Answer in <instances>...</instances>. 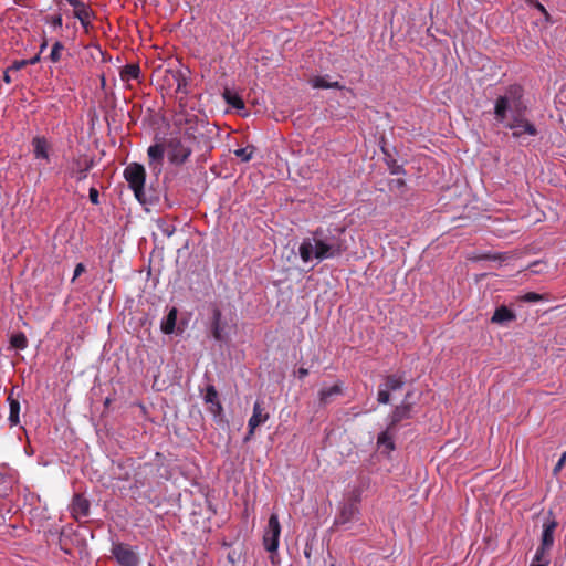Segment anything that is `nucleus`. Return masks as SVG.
<instances>
[{
	"label": "nucleus",
	"mask_w": 566,
	"mask_h": 566,
	"mask_svg": "<svg viewBox=\"0 0 566 566\" xmlns=\"http://www.w3.org/2000/svg\"><path fill=\"white\" fill-rule=\"evenodd\" d=\"M346 249L343 229L317 228L310 237L303 239L298 253L304 263L313 260L322 262L340 256Z\"/></svg>",
	"instance_id": "obj_1"
},
{
	"label": "nucleus",
	"mask_w": 566,
	"mask_h": 566,
	"mask_svg": "<svg viewBox=\"0 0 566 566\" xmlns=\"http://www.w3.org/2000/svg\"><path fill=\"white\" fill-rule=\"evenodd\" d=\"M527 105L524 101V92L520 85H511L504 94L500 95L494 104V117L499 123H505L515 117L516 124H523L531 134H537V129L526 118Z\"/></svg>",
	"instance_id": "obj_2"
},
{
	"label": "nucleus",
	"mask_w": 566,
	"mask_h": 566,
	"mask_svg": "<svg viewBox=\"0 0 566 566\" xmlns=\"http://www.w3.org/2000/svg\"><path fill=\"white\" fill-rule=\"evenodd\" d=\"M193 118L195 116L185 117L187 127H185L184 135L171 136L165 142L166 155L172 165L184 164L192 153L191 140L195 138Z\"/></svg>",
	"instance_id": "obj_3"
},
{
	"label": "nucleus",
	"mask_w": 566,
	"mask_h": 566,
	"mask_svg": "<svg viewBox=\"0 0 566 566\" xmlns=\"http://www.w3.org/2000/svg\"><path fill=\"white\" fill-rule=\"evenodd\" d=\"M124 178L133 190L135 198L140 202L147 201L144 186L146 181V171L143 165L132 163L124 169Z\"/></svg>",
	"instance_id": "obj_4"
},
{
	"label": "nucleus",
	"mask_w": 566,
	"mask_h": 566,
	"mask_svg": "<svg viewBox=\"0 0 566 566\" xmlns=\"http://www.w3.org/2000/svg\"><path fill=\"white\" fill-rule=\"evenodd\" d=\"M280 535L281 524L279 516L276 513H272L263 531V545L269 553L275 554L277 552Z\"/></svg>",
	"instance_id": "obj_5"
},
{
	"label": "nucleus",
	"mask_w": 566,
	"mask_h": 566,
	"mask_svg": "<svg viewBox=\"0 0 566 566\" xmlns=\"http://www.w3.org/2000/svg\"><path fill=\"white\" fill-rule=\"evenodd\" d=\"M359 501V494H357L353 500H350L347 503H344L340 506L339 514L335 518V524L347 525L349 523L358 521L360 514Z\"/></svg>",
	"instance_id": "obj_6"
},
{
	"label": "nucleus",
	"mask_w": 566,
	"mask_h": 566,
	"mask_svg": "<svg viewBox=\"0 0 566 566\" xmlns=\"http://www.w3.org/2000/svg\"><path fill=\"white\" fill-rule=\"evenodd\" d=\"M112 555L119 566H138V555L133 547L127 544H113Z\"/></svg>",
	"instance_id": "obj_7"
},
{
	"label": "nucleus",
	"mask_w": 566,
	"mask_h": 566,
	"mask_svg": "<svg viewBox=\"0 0 566 566\" xmlns=\"http://www.w3.org/2000/svg\"><path fill=\"white\" fill-rule=\"evenodd\" d=\"M402 385L403 379L401 376H387L385 381L379 386L377 398L378 402L384 405L388 403L390 400V392L400 389Z\"/></svg>",
	"instance_id": "obj_8"
},
{
	"label": "nucleus",
	"mask_w": 566,
	"mask_h": 566,
	"mask_svg": "<svg viewBox=\"0 0 566 566\" xmlns=\"http://www.w3.org/2000/svg\"><path fill=\"white\" fill-rule=\"evenodd\" d=\"M270 418L269 412L265 410L264 403L261 400H256L253 406V412L248 421L250 427V433H254L255 429L265 423Z\"/></svg>",
	"instance_id": "obj_9"
},
{
	"label": "nucleus",
	"mask_w": 566,
	"mask_h": 566,
	"mask_svg": "<svg viewBox=\"0 0 566 566\" xmlns=\"http://www.w3.org/2000/svg\"><path fill=\"white\" fill-rule=\"evenodd\" d=\"M165 78L169 85L176 86V93H187L188 78L184 70H167Z\"/></svg>",
	"instance_id": "obj_10"
},
{
	"label": "nucleus",
	"mask_w": 566,
	"mask_h": 566,
	"mask_svg": "<svg viewBox=\"0 0 566 566\" xmlns=\"http://www.w3.org/2000/svg\"><path fill=\"white\" fill-rule=\"evenodd\" d=\"M203 400L208 405V411L214 417H219L223 412L221 402L219 401L218 392L214 386L209 385L203 394Z\"/></svg>",
	"instance_id": "obj_11"
},
{
	"label": "nucleus",
	"mask_w": 566,
	"mask_h": 566,
	"mask_svg": "<svg viewBox=\"0 0 566 566\" xmlns=\"http://www.w3.org/2000/svg\"><path fill=\"white\" fill-rule=\"evenodd\" d=\"M149 157V166L156 174L161 171L163 158L166 154V144H155L149 146L147 150Z\"/></svg>",
	"instance_id": "obj_12"
},
{
	"label": "nucleus",
	"mask_w": 566,
	"mask_h": 566,
	"mask_svg": "<svg viewBox=\"0 0 566 566\" xmlns=\"http://www.w3.org/2000/svg\"><path fill=\"white\" fill-rule=\"evenodd\" d=\"M344 391L343 384L340 381L334 384L329 387H323L318 391V401L322 406H327L331 403L337 396H340Z\"/></svg>",
	"instance_id": "obj_13"
},
{
	"label": "nucleus",
	"mask_w": 566,
	"mask_h": 566,
	"mask_svg": "<svg viewBox=\"0 0 566 566\" xmlns=\"http://www.w3.org/2000/svg\"><path fill=\"white\" fill-rule=\"evenodd\" d=\"M33 154L35 159H43L50 161V144L44 137H34L32 139Z\"/></svg>",
	"instance_id": "obj_14"
},
{
	"label": "nucleus",
	"mask_w": 566,
	"mask_h": 566,
	"mask_svg": "<svg viewBox=\"0 0 566 566\" xmlns=\"http://www.w3.org/2000/svg\"><path fill=\"white\" fill-rule=\"evenodd\" d=\"M90 502L81 494H75L72 501V514L75 518L87 516Z\"/></svg>",
	"instance_id": "obj_15"
},
{
	"label": "nucleus",
	"mask_w": 566,
	"mask_h": 566,
	"mask_svg": "<svg viewBox=\"0 0 566 566\" xmlns=\"http://www.w3.org/2000/svg\"><path fill=\"white\" fill-rule=\"evenodd\" d=\"M557 527V522L553 518L543 525L542 543L544 548H551L554 544V532Z\"/></svg>",
	"instance_id": "obj_16"
},
{
	"label": "nucleus",
	"mask_w": 566,
	"mask_h": 566,
	"mask_svg": "<svg viewBox=\"0 0 566 566\" xmlns=\"http://www.w3.org/2000/svg\"><path fill=\"white\" fill-rule=\"evenodd\" d=\"M516 318V315L513 311L502 305L497 307L491 318V322L494 324H505L512 322Z\"/></svg>",
	"instance_id": "obj_17"
},
{
	"label": "nucleus",
	"mask_w": 566,
	"mask_h": 566,
	"mask_svg": "<svg viewBox=\"0 0 566 566\" xmlns=\"http://www.w3.org/2000/svg\"><path fill=\"white\" fill-rule=\"evenodd\" d=\"M9 402V422L10 426H17L20 422L19 413H20V402L18 399L13 398L12 394L8 397Z\"/></svg>",
	"instance_id": "obj_18"
},
{
	"label": "nucleus",
	"mask_w": 566,
	"mask_h": 566,
	"mask_svg": "<svg viewBox=\"0 0 566 566\" xmlns=\"http://www.w3.org/2000/svg\"><path fill=\"white\" fill-rule=\"evenodd\" d=\"M311 85L314 88H338L342 90L344 86L337 81H329L328 76H315L311 80Z\"/></svg>",
	"instance_id": "obj_19"
},
{
	"label": "nucleus",
	"mask_w": 566,
	"mask_h": 566,
	"mask_svg": "<svg viewBox=\"0 0 566 566\" xmlns=\"http://www.w3.org/2000/svg\"><path fill=\"white\" fill-rule=\"evenodd\" d=\"M119 75H120L122 81H124V82H129L132 80H138L139 75H140V67L138 64H135V63L127 64L120 70Z\"/></svg>",
	"instance_id": "obj_20"
},
{
	"label": "nucleus",
	"mask_w": 566,
	"mask_h": 566,
	"mask_svg": "<svg viewBox=\"0 0 566 566\" xmlns=\"http://www.w3.org/2000/svg\"><path fill=\"white\" fill-rule=\"evenodd\" d=\"M411 408L409 405H401L396 407L391 417L389 428L394 427L396 423L400 422L403 419H408L410 417Z\"/></svg>",
	"instance_id": "obj_21"
},
{
	"label": "nucleus",
	"mask_w": 566,
	"mask_h": 566,
	"mask_svg": "<svg viewBox=\"0 0 566 566\" xmlns=\"http://www.w3.org/2000/svg\"><path fill=\"white\" fill-rule=\"evenodd\" d=\"M505 125L506 128L511 129L512 130V135L514 138H520L521 136H523L524 134H527L530 136H535L536 134H531L527 129H526V126H524L523 124H516L515 123V117L514 118H511L510 120H506L505 123H503Z\"/></svg>",
	"instance_id": "obj_22"
},
{
	"label": "nucleus",
	"mask_w": 566,
	"mask_h": 566,
	"mask_svg": "<svg viewBox=\"0 0 566 566\" xmlns=\"http://www.w3.org/2000/svg\"><path fill=\"white\" fill-rule=\"evenodd\" d=\"M388 429L390 428L388 427ZM377 443L379 449H381L384 452H390L395 449L394 440L389 433V430H386L378 436Z\"/></svg>",
	"instance_id": "obj_23"
},
{
	"label": "nucleus",
	"mask_w": 566,
	"mask_h": 566,
	"mask_svg": "<svg viewBox=\"0 0 566 566\" xmlns=\"http://www.w3.org/2000/svg\"><path fill=\"white\" fill-rule=\"evenodd\" d=\"M177 321V310L174 307L169 311L165 319L161 322V331L165 334H171L175 331Z\"/></svg>",
	"instance_id": "obj_24"
},
{
	"label": "nucleus",
	"mask_w": 566,
	"mask_h": 566,
	"mask_svg": "<svg viewBox=\"0 0 566 566\" xmlns=\"http://www.w3.org/2000/svg\"><path fill=\"white\" fill-rule=\"evenodd\" d=\"M223 98L233 108L244 109V102L237 93L231 92L230 90H226L223 92Z\"/></svg>",
	"instance_id": "obj_25"
},
{
	"label": "nucleus",
	"mask_w": 566,
	"mask_h": 566,
	"mask_svg": "<svg viewBox=\"0 0 566 566\" xmlns=\"http://www.w3.org/2000/svg\"><path fill=\"white\" fill-rule=\"evenodd\" d=\"M74 17L80 20L84 28H86L91 22L92 10L88 6L83 4L81 8L74 10Z\"/></svg>",
	"instance_id": "obj_26"
},
{
	"label": "nucleus",
	"mask_w": 566,
	"mask_h": 566,
	"mask_svg": "<svg viewBox=\"0 0 566 566\" xmlns=\"http://www.w3.org/2000/svg\"><path fill=\"white\" fill-rule=\"evenodd\" d=\"M10 345L15 349L23 350L28 347V339L23 333H15L10 337Z\"/></svg>",
	"instance_id": "obj_27"
},
{
	"label": "nucleus",
	"mask_w": 566,
	"mask_h": 566,
	"mask_svg": "<svg viewBox=\"0 0 566 566\" xmlns=\"http://www.w3.org/2000/svg\"><path fill=\"white\" fill-rule=\"evenodd\" d=\"M220 321H221V312L219 310H216L213 312L212 335L217 340L222 339V329L220 326Z\"/></svg>",
	"instance_id": "obj_28"
},
{
	"label": "nucleus",
	"mask_w": 566,
	"mask_h": 566,
	"mask_svg": "<svg viewBox=\"0 0 566 566\" xmlns=\"http://www.w3.org/2000/svg\"><path fill=\"white\" fill-rule=\"evenodd\" d=\"M254 146H247L244 148H239L234 150V155L241 159L243 163H248L252 159L254 154Z\"/></svg>",
	"instance_id": "obj_29"
},
{
	"label": "nucleus",
	"mask_w": 566,
	"mask_h": 566,
	"mask_svg": "<svg viewBox=\"0 0 566 566\" xmlns=\"http://www.w3.org/2000/svg\"><path fill=\"white\" fill-rule=\"evenodd\" d=\"M44 21L46 24L51 25L53 30L61 29L63 25V20L61 14L55 15H46L44 18Z\"/></svg>",
	"instance_id": "obj_30"
},
{
	"label": "nucleus",
	"mask_w": 566,
	"mask_h": 566,
	"mask_svg": "<svg viewBox=\"0 0 566 566\" xmlns=\"http://www.w3.org/2000/svg\"><path fill=\"white\" fill-rule=\"evenodd\" d=\"M64 46L61 42H55L52 46L51 53H50V60L53 63H56L61 60V53L63 51Z\"/></svg>",
	"instance_id": "obj_31"
},
{
	"label": "nucleus",
	"mask_w": 566,
	"mask_h": 566,
	"mask_svg": "<svg viewBox=\"0 0 566 566\" xmlns=\"http://www.w3.org/2000/svg\"><path fill=\"white\" fill-rule=\"evenodd\" d=\"M551 548H544L543 545H541L536 553H535V556H534V559L532 563H535V564H539V563H544V562H548L549 563V559L546 557V554L547 552L549 551Z\"/></svg>",
	"instance_id": "obj_32"
},
{
	"label": "nucleus",
	"mask_w": 566,
	"mask_h": 566,
	"mask_svg": "<svg viewBox=\"0 0 566 566\" xmlns=\"http://www.w3.org/2000/svg\"><path fill=\"white\" fill-rule=\"evenodd\" d=\"M91 168V164L88 163H85V165L82 167L80 166L78 169L76 170L75 172V177L77 180H83L86 178L87 176V171L90 170Z\"/></svg>",
	"instance_id": "obj_33"
},
{
	"label": "nucleus",
	"mask_w": 566,
	"mask_h": 566,
	"mask_svg": "<svg viewBox=\"0 0 566 566\" xmlns=\"http://www.w3.org/2000/svg\"><path fill=\"white\" fill-rule=\"evenodd\" d=\"M28 65V62L25 60H20V61H14L10 66L9 69L13 72V73H17L19 72L20 70H22L23 67H25Z\"/></svg>",
	"instance_id": "obj_34"
},
{
	"label": "nucleus",
	"mask_w": 566,
	"mask_h": 566,
	"mask_svg": "<svg viewBox=\"0 0 566 566\" xmlns=\"http://www.w3.org/2000/svg\"><path fill=\"white\" fill-rule=\"evenodd\" d=\"M522 300L525 302H538L542 300V296L537 293L528 292L525 295H523Z\"/></svg>",
	"instance_id": "obj_35"
},
{
	"label": "nucleus",
	"mask_w": 566,
	"mask_h": 566,
	"mask_svg": "<svg viewBox=\"0 0 566 566\" xmlns=\"http://www.w3.org/2000/svg\"><path fill=\"white\" fill-rule=\"evenodd\" d=\"M565 461H566V451L562 454L560 459L555 464L554 470H553L554 474H557L562 470V468L565 464Z\"/></svg>",
	"instance_id": "obj_36"
},
{
	"label": "nucleus",
	"mask_w": 566,
	"mask_h": 566,
	"mask_svg": "<svg viewBox=\"0 0 566 566\" xmlns=\"http://www.w3.org/2000/svg\"><path fill=\"white\" fill-rule=\"evenodd\" d=\"M98 196H99V195H98L97 189H95V188H93V187H92V188L90 189V193H88V197H90L91 202H92V203H94V205H97V203H98Z\"/></svg>",
	"instance_id": "obj_37"
},
{
	"label": "nucleus",
	"mask_w": 566,
	"mask_h": 566,
	"mask_svg": "<svg viewBox=\"0 0 566 566\" xmlns=\"http://www.w3.org/2000/svg\"><path fill=\"white\" fill-rule=\"evenodd\" d=\"M85 271V266L83 263H78L75 269H74V275H73V280H75L76 277H78L83 272Z\"/></svg>",
	"instance_id": "obj_38"
},
{
	"label": "nucleus",
	"mask_w": 566,
	"mask_h": 566,
	"mask_svg": "<svg viewBox=\"0 0 566 566\" xmlns=\"http://www.w3.org/2000/svg\"><path fill=\"white\" fill-rule=\"evenodd\" d=\"M12 71L8 67L3 74V81L7 83V84H10L13 78H12Z\"/></svg>",
	"instance_id": "obj_39"
},
{
	"label": "nucleus",
	"mask_w": 566,
	"mask_h": 566,
	"mask_svg": "<svg viewBox=\"0 0 566 566\" xmlns=\"http://www.w3.org/2000/svg\"><path fill=\"white\" fill-rule=\"evenodd\" d=\"M534 6L539 12H542L545 15L546 19H548V12L542 3L535 2Z\"/></svg>",
	"instance_id": "obj_40"
},
{
	"label": "nucleus",
	"mask_w": 566,
	"mask_h": 566,
	"mask_svg": "<svg viewBox=\"0 0 566 566\" xmlns=\"http://www.w3.org/2000/svg\"><path fill=\"white\" fill-rule=\"evenodd\" d=\"M73 8L74 10L81 8L83 4H85L83 1L81 0H66Z\"/></svg>",
	"instance_id": "obj_41"
},
{
	"label": "nucleus",
	"mask_w": 566,
	"mask_h": 566,
	"mask_svg": "<svg viewBox=\"0 0 566 566\" xmlns=\"http://www.w3.org/2000/svg\"><path fill=\"white\" fill-rule=\"evenodd\" d=\"M73 8L74 10L81 8L83 4H85L83 1L81 0H66Z\"/></svg>",
	"instance_id": "obj_42"
},
{
	"label": "nucleus",
	"mask_w": 566,
	"mask_h": 566,
	"mask_svg": "<svg viewBox=\"0 0 566 566\" xmlns=\"http://www.w3.org/2000/svg\"><path fill=\"white\" fill-rule=\"evenodd\" d=\"M297 375H298V378L303 379V378H305L308 375V369L304 368V367H301L297 370Z\"/></svg>",
	"instance_id": "obj_43"
},
{
	"label": "nucleus",
	"mask_w": 566,
	"mask_h": 566,
	"mask_svg": "<svg viewBox=\"0 0 566 566\" xmlns=\"http://www.w3.org/2000/svg\"><path fill=\"white\" fill-rule=\"evenodd\" d=\"M28 62V65H34L40 61V55H35L32 59L25 60Z\"/></svg>",
	"instance_id": "obj_44"
},
{
	"label": "nucleus",
	"mask_w": 566,
	"mask_h": 566,
	"mask_svg": "<svg viewBox=\"0 0 566 566\" xmlns=\"http://www.w3.org/2000/svg\"><path fill=\"white\" fill-rule=\"evenodd\" d=\"M182 120H184V116L182 115H178L177 119H176V123L178 124V126L181 128V124H182Z\"/></svg>",
	"instance_id": "obj_45"
},
{
	"label": "nucleus",
	"mask_w": 566,
	"mask_h": 566,
	"mask_svg": "<svg viewBox=\"0 0 566 566\" xmlns=\"http://www.w3.org/2000/svg\"><path fill=\"white\" fill-rule=\"evenodd\" d=\"M254 433H250V427H248V433L244 438V441H249L252 437H253Z\"/></svg>",
	"instance_id": "obj_46"
},
{
	"label": "nucleus",
	"mask_w": 566,
	"mask_h": 566,
	"mask_svg": "<svg viewBox=\"0 0 566 566\" xmlns=\"http://www.w3.org/2000/svg\"><path fill=\"white\" fill-rule=\"evenodd\" d=\"M530 566H548V562H544V563H539V564L532 563Z\"/></svg>",
	"instance_id": "obj_47"
},
{
	"label": "nucleus",
	"mask_w": 566,
	"mask_h": 566,
	"mask_svg": "<svg viewBox=\"0 0 566 566\" xmlns=\"http://www.w3.org/2000/svg\"><path fill=\"white\" fill-rule=\"evenodd\" d=\"M48 46V42L44 41L41 46H40V52H43L45 50V48Z\"/></svg>",
	"instance_id": "obj_48"
},
{
	"label": "nucleus",
	"mask_w": 566,
	"mask_h": 566,
	"mask_svg": "<svg viewBox=\"0 0 566 566\" xmlns=\"http://www.w3.org/2000/svg\"><path fill=\"white\" fill-rule=\"evenodd\" d=\"M15 2H18L19 0H14Z\"/></svg>",
	"instance_id": "obj_49"
}]
</instances>
